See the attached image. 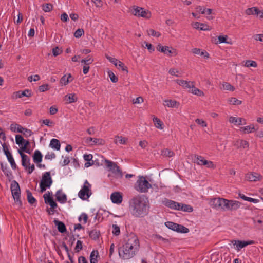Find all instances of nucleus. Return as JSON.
Listing matches in <instances>:
<instances>
[{
    "label": "nucleus",
    "instance_id": "8",
    "mask_svg": "<svg viewBox=\"0 0 263 263\" xmlns=\"http://www.w3.org/2000/svg\"><path fill=\"white\" fill-rule=\"evenodd\" d=\"M104 162L108 168V171L115 174L116 177L122 178L123 177V174L122 170L115 162L106 159L104 160Z\"/></svg>",
    "mask_w": 263,
    "mask_h": 263
},
{
    "label": "nucleus",
    "instance_id": "11",
    "mask_svg": "<svg viewBox=\"0 0 263 263\" xmlns=\"http://www.w3.org/2000/svg\"><path fill=\"white\" fill-rule=\"evenodd\" d=\"M32 96L31 91L29 89H25L24 91H17L14 92L11 95V99L16 100L23 97H30Z\"/></svg>",
    "mask_w": 263,
    "mask_h": 263
},
{
    "label": "nucleus",
    "instance_id": "33",
    "mask_svg": "<svg viewBox=\"0 0 263 263\" xmlns=\"http://www.w3.org/2000/svg\"><path fill=\"white\" fill-rule=\"evenodd\" d=\"M50 146L56 150H59L61 146L60 141L56 139H51L50 143Z\"/></svg>",
    "mask_w": 263,
    "mask_h": 263
},
{
    "label": "nucleus",
    "instance_id": "29",
    "mask_svg": "<svg viewBox=\"0 0 263 263\" xmlns=\"http://www.w3.org/2000/svg\"><path fill=\"white\" fill-rule=\"evenodd\" d=\"M100 235V232L99 230L97 229H93L89 232V236L90 238L94 240L98 239Z\"/></svg>",
    "mask_w": 263,
    "mask_h": 263
},
{
    "label": "nucleus",
    "instance_id": "9",
    "mask_svg": "<svg viewBox=\"0 0 263 263\" xmlns=\"http://www.w3.org/2000/svg\"><path fill=\"white\" fill-rule=\"evenodd\" d=\"M90 187L91 184L87 180H85L82 188L78 193L79 198L82 200L87 199L92 194Z\"/></svg>",
    "mask_w": 263,
    "mask_h": 263
},
{
    "label": "nucleus",
    "instance_id": "23",
    "mask_svg": "<svg viewBox=\"0 0 263 263\" xmlns=\"http://www.w3.org/2000/svg\"><path fill=\"white\" fill-rule=\"evenodd\" d=\"M192 52L195 55H198L203 58H208L209 57V53L205 50H201L199 48H194L192 49Z\"/></svg>",
    "mask_w": 263,
    "mask_h": 263
},
{
    "label": "nucleus",
    "instance_id": "50",
    "mask_svg": "<svg viewBox=\"0 0 263 263\" xmlns=\"http://www.w3.org/2000/svg\"><path fill=\"white\" fill-rule=\"evenodd\" d=\"M52 5L50 4H45L42 5V9L46 12H50L52 9Z\"/></svg>",
    "mask_w": 263,
    "mask_h": 263
},
{
    "label": "nucleus",
    "instance_id": "43",
    "mask_svg": "<svg viewBox=\"0 0 263 263\" xmlns=\"http://www.w3.org/2000/svg\"><path fill=\"white\" fill-rule=\"evenodd\" d=\"M108 77H109L110 81L112 83H116L118 81V77L114 74V73L111 70H108L107 71Z\"/></svg>",
    "mask_w": 263,
    "mask_h": 263
},
{
    "label": "nucleus",
    "instance_id": "57",
    "mask_svg": "<svg viewBox=\"0 0 263 263\" xmlns=\"http://www.w3.org/2000/svg\"><path fill=\"white\" fill-rule=\"evenodd\" d=\"M49 89V86L48 84H43L39 87V90L40 92H45L46 91H47Z\"/></svg>",
    "mask_w": 263,
    "mask_h": 263
},
{
    "label": "nucleus",
    "instance_id": "51",
    "mask_svg": "<svg viewBox=\"0 0 263 263\" xmlns=\"http://www.w3.org/2000/svg\"><path fill=\"white\" fill-rule=\"evenodd\" d=\"M40 122H42V123L46 125L48 127H51L54 125V123L52 121H51L49 119L42 120Z\"/></svg>",
    "mask_w": 263,
    "mask_h": 263
},
{
    "label": "nucleus",
    "instance_id": "36",
    "mask_svg": "<svg viewBox=\"0 0 263 263\" xmlns=\"http://www.w3.org/2000/svg\"><path fill=\"white\" fill-rule=\"evenodd\" d=\"M165 226L168 229L176 231L178 227V224L172 221H167L165 222Z\"/></svg>",
    "mask_w": 263,
    "mask_h": 263
},
{
    "label": "nucleus",
    "instance_id": "7",
    "mask_svg": "<svg viewBox=\"0 0 263 263\" xmlns=\"http://www.w3.org/2000/svg\"><path fill=\"white\" fill-rule=\"evenodd\" d=\"M52 182L53 180L51 177L50 172H46L43 174L40 183L41 192L43 193L45 192L47 188H49L52 184Z\"/></svg>",
    "mask_w": 263,
    "mask_h": 263
},
{
    "label": "nucleus",
    "instance_id": "13",
    "mask_svg": "<svg viewBox=\"0 0 263 263\" xmlns=\"http://www.w3.org/2000/svg\"><path fill=\"white\" fill-rule=\"evenodd\" d=\"M232 243L234 245H236L237 250L239 251L248 245L254 244L255 241L254 240L241 241L234 240L232 241Z\"/></svg>",
    "mask_w": 263,
    "mask_h": 263
},
{
    "label": "nucleus",
    "instance_id": "17",
    "mask_svg": "<svg viewBox=\"0 0 263 263\" xmlns=\"http://www.w3.org/2000/svg\"><path fill=\"white\" fill-rule=\"evenodd\" d=\"M192 27L196 29L202 31H209L211 30L210 27L206 24L201 23L198 22H194L192 24Z\"/></svg>",
    "mask_w": 263,
    "mask_h": 263
},
{
    "label": "nucleus",
    "instance_id": "24",
    "mask_svg": "<svg viewBox=\"0 0 263 263\" xmlns=\"http://www.w3.org/2000/svg\"><path fill=\"white\" fill-rule=\"evenodd\" d=\"M194 162L196 163L198 165H205L206 164L207 161L205 160L203 157L201 156H199L197 155H194Z\"/></svg>",
    "mask_w": 263,
    "mask_h": 263
},
{
    "label": "nucleus",
    "instance_id": "59",
    "mask_svg": "<svg viewBox=\"0 0 263 263\" xmlns=\"http://www.w3.org/2000/svg\"><path fill=\"white\" fill-rule=\"evenodd\" d=\"M143 45H145V48H147L149 52L152 53L155 51V48L151 44L144 42Z\"/></svg>",
    "mask_w": 263,
    "mask_h": 263
},
{
    "label": "nucleus",
    "instance_id": "21",
    "mask_svg": "<svg viewBox=\"0 0 263 263\" xmlns=\"http://www.w3.org/2000/svg\"><path fill=\"white\" fill-rule=\"evenodd\" d=\"M1 168L9 180L12 179V173L6 164L4 165L2 162H1Z\"/></svg>",
    "mask_w": 263,
    "mask_h": 263
},
{
    "label": "nucleus",
    "instance_id": "55",
    "mask_svg": "<svg viewBox=\"0 0 263 263\" xmlns=\"http://www.w3.org/2000/svg\"><path fill=\"white\" fill-rule=\"evenodd\" d=\"M169 72L171 75L175 76L176 77L181 76V72L175 68H171L169 70Z\"/></svg>",
    "mask_w": 263,
    "mask_h": 263
},
{
    "label": "nucleus",
    "instance_id": "56",
    "mask_svg": "<svg viewBox=\"0 0 263 263\" xmlns=\"http://www.w3.org/2000/svg\"><path fill=\"white\" fill-rule=\"evenodd\" d=\"M84 31L83 29H78L74 33V36L76 38L80 37L83 34Z\"/></svg>",
    "mask_w": 263,
    "mask_h": 263
},
{
    "label": "nucleus",
    "instance_id": "45",
    "mask_svg": "<svg viewBox=\"0 0 263 263\" xmlns=\"http://www.w3.org/2000/svg\"><path fill=\"white\" fill-rule=\"evenodd\" d=\"M7 158L8 161L10 163L12 168L13 170H16L17 168V165L14 161V160L13 159L12 155H10V156L7 157Z\"/></svg>",
    "mask_w": 263,
    "mask_h": 263
},
{
    "label": "nucleus",
    "instance_id": "38",
    "mask_svg": "<svg viewBox=\"0 0 263 263\" xmlns=\"http://www.w3.org/2000/svg\"><path fill=\"white\" fill-rule=\"evenodd\" d=\"M26 193L27 200L30 204H33L36 202V199L32 196L31 192L29 190H26Z\"/></svg>",
    "mask_w": 263,
    "mask_h": 263
},
{
    "label": "nucleus",
    "instance_id": "32",
    "mask_svg": "<svg viewBox=\"0 0 263 263\" xmlns=\"http://www.w3.org/2000/svg\"><path fill=\"white\" fill-rule=\"evenodd\" d=\"M256 129L253 125L240 127V130L244 134H249L255 130Z\"/></svg>",
    "mask_w": 263,
    "mask_h": 263
},
{
    "label": "nucleus",
    "instance_id": "1",
    "mask_svg": "<svg viewBox=\"0 0 263 263\" xmlns=\"http://www.w3.org/2000/svg\"><path fill=\"white\" fill-rule=\"evenodd\" d=\"M148 203L144 196L137 195L134 197L129 202V210L135 217H143L148 213Z\"/></svg>",
    "mask_w": 263,
    "mask_h": 263
},
{
    "label": "nucleus",
    "instance_id": "18",
    "mask_svg": "<svg viewBox=\"0 0 263 263\" xmlns=\"http://www.w3.org/2000/svg\"><path fill=\"white\" fill-rule=\"evenodd\" d=\"M110 199L114 203L120 204L122 201V196L119 192H114L110 195Z\"/></svg>",
    "mask_w": 263,
    "mask_h": 263
},
{
    "label": "nucleus",
    "instance_id": "6",
    "mask_svg": "<svg viewBox=\"0 0 263 263\" xmlns=\"http://www.w3.org/2000/svg\"><path fill=\"white\" fill-rule=\"evenodd\" d=\"M240 205L241 203L238 201L223 198L221 209L223 211H236Z\"/></svg>",
    "mask_w": 263,
    "mask_h": 263
},
{
    "label": "nucleus",
    "instance_id": "41",
    "mask_svg": "<svg viewBox=\"0 0 263 263\" xmlns=\"http://www.w3.org/2000/svg\"><path fill=\"white\" fill-rule=\"evenodd\" d=\"M161 155L164 156L171 157L174 155V153L168 148H165L161 151Z\"/></svg>",
    "mask_w": 263,
    "mask_h": 263
},
{
    "label": "nucleus",
    "instance_id": "44",
    "mask_svg": "<svg viewBox=\"0 0 263 263\" xmlns=\"http://www.w3.org/2000/svg\"><path fill=\"white\" fill-rule=\"evenodd\" d=\"M176 232L181 233H187L189 232V229L183 225L179 224Z\"/></svg>",
    "mask_w": 263,
    "mask_h": 263
},
{
    "label": "nucleus",
    "instance_id": "40",
    "mask_svg": "<svg viewBox=\"0 0 263 263\" xmlns=\"http://www.w3.org/2000/svg\"><path fill=\"white\" fill-rule=\"evenodd\" d=\"M191 92L193 94L197 95L198 96L200 97L204 96L203 92L198 88L195 87L194 85H193V87H192Z\"/></svg>",
    "mask_w": 263,
    "mask_h": 263
},
{
    "label": "nucleus",
    "instance_id": "54",
    "mask_svg": "<svg viewBox=\"0 0 263 263\" xmlns=\"http://www.w3.org/2000/svg\"><path fill=\"white\" fill-rule=\"evenodd\" d=\"M2 147H3V151H4L6 157L11 155V153L9 152L8 146L7 145V144L5 143H4L2 144Z\"/></svg>",
    "mask_w": 263,
    "mask_h": 263
},
{
    "label": "nucleus",
    "instance_id": "62",
    "mask_svg": "<svg viewBox=\"0 0 263 263\" xmlns=\"http://www.w3.org/2000/svg\"><path fill=\"white\" fill-rule=\"evenodd\" d=\"M253 38L257 41L263 42V34H256L253 35Z\"/></svg>",
    "mask_w": 263,
    "mask_h": 263
},
{
    "label": "nucleus",
    "instance_id": "34",
    "mask_svg": "<svg viewBox=\"0 0 263 263\" xmlns=\"http://www.w3.org/2000/svg\"><path fill=\"white\" fill-rule=\"evenodd\" d=\"M177 210H181L187 212H192L193 211V208L189 205L179 203V209Z\"/></svg>",
    "mask_w": 263,
    "mask_h": 263
},
{
    "label": "nucleus",
    "instance_id": "52",
    "mask_svg": "<svg viewBox=\"0 0 263 263\" xmlns=\"http://www.w3.org/2000/svg\"><path fill=\"white\" fill-rule=\"evenodd\" d=\"M229 102L233 105H240L242 102L235 98H231L228 100Z\"/></svg>",
    "mask_w": 263,
    "mask_h": 263
},
{
    "label": "nucleus",
    "instance_id": "5",
    "mask_svg": "<svg viewBox=\"0 0 263 263\" xmlns=\"http://www.w3.org/2000/svg\"><path fill=\"white\" fill-rule=\"evenodd\" d=\"M130 12L135 16L145 19H149L152 16L151 12L149 10L137 6H133L130 9Z\"/></svg>",
    "mask_w": 263,
    "mask_h": 263
},
{
    "label": "nucleus",
    "instance_id": "20",
    "mask_svg": "<svg viewBox=\"0 0 263 263\" xmlns=\"http://www.w3.org/2000/svg\"><path fill=\"white\" fill-rule=\"evenodd\" d=\"M233 145L236 146L237 148H239L240 147H242L243 148H248L249 146V144L248 141L242 139H238L234 141Z\"/></svg>",
    "mask_w": 263,
    "mask_h": 263
},
{
    "label": "nucleus",
    "instance_id": "2",
    "mask_svg": "<svg viewBox=\"0 0 263 263\" xmlns=\"http://www.w3.org/2000/svg\"><path fill=\"white\" fill-rule=\"evenodd\" d=\"M139 247V241L135 235H131L126 242L118 249L119 255L123 259L133 258Z\"/></svg>",
    "mask_w": 263,
    "mask_h": 263
},
{
    "label": "nucleus",
    "instance_id": "31",
    "mask_svg": "<svg viewBox=\"0 0 263 263\" xmlns=\"http://www.w3.org/2000/svg\"><path fill=\"white\" fill-rule=\"evenodd\" d=\"M179 103L175 100H165L164 101V105L168 107H178Z\"/></svg>",
    "mask_w": 263,
    "mask_h": 263
},
{
    "label": "nucleus",
    "instance_id": "22",
    "mask_svg": "<svg viewBox=\"0 0 263 263\" xmlns=\"http://www.w3.org/2000/svg\"><path fill=\"white\" fill-rule=\"evenodd\" d=\"M53 222L55 225L57 227L58 230L59 232L63 233L66 231V226L63 222L57 219H54Z\"/></svg>",
    "mask_w": 263,
    "mask_h": 263
},
{
    "label": "nucleus",
    "instance_id": "58",
    "mask_svg": "<svg viewBox=\"0 0 263 263\" xmlns=\"http://www.w3.org/2000/svg\"><path fill=\"white\" fill-rule=\"evenodd\" d=\"M83 245L82 241L81 240H78L77 242L76 246L75 247L74 250L76 252H79L80 250H82Z\"/></svg>",
    "mask_w": 263,
    "mask_h": 263
},
{
    "label": "nucleus",
    "instance_id": "39",
    "mask_svg": "<svg viewBox=\"0 0 263 263\" xmlns=\"http://www.w3.org/2000/svg\"><path fill=\"white\" fill-rule=\"evenodd\" d=\"M227 35H219L217 37L218 40V43H226L228 44H231V42L227 41Z\"/></svg>",
    "mask_w": 263,
    "mask_h": 263
},
{
    "label": "nucleus",
    "instance_id": "48",
    "mask_svg": "<svg viewBox=\"0 0 263 263\" xmlns=\"http://www.w3.org/2000/svg\"><path fill=\"white\" fill-rule=\"evenodd\" d=\"M15 141L16 143L18 145H23V144L25 141V139L21 135H17L15 136Z\"/></svg>",
    "mask_w": 263,
    "mask_h": 263
},
{
    "label": "nucleus",
    "instance_id": "37",
    "mask_svg": "<svg viewBox=\"0 0 263 263\" xmlns=\"http://www.w3.org/2000/svg\"><path fill=\"white\" fill-rule=\"evenodd\" d=\"M106 58L111 63L114 64V66H122V62L114 57L106 55Z\"/></svg>",
    "mask_w": 263,
    "mask_h": 263
},
{
    "label": "nucleus",
    "instance_id": "16",
    "mask_svg": "<svg viewBox=\"0 0 263 263\" xmlns=\"http://www.w3.org/2000/svg\"><path fill=\"white\" fill-rule=\"evenodd\" d=\"M222 199V198H215L212 199L210 201V205L213 208L221 209Z\"/></svg>",
    "mask_w": 263,
    "mask_h": 263
},
{
    "label": "nucleus",
    "instance_id": "15",
    "mask_svg": "<svg viewBox=\"0 0 263 263\" xmlns=\"http://www.w3.org/2000/svg\"><path fill=\"white\" fill-rule=\"evenodd\" d=\"M43 197L44 198L45 202L47 204H49L51 209H54L57 207V203L53 200V198L50 196L49 192H48V194H45L43 195Z\"/></svg>",
    "mask_w": 263,
    "mask_h": 263
},
{
    "label": "nucleus",
    "instance_id": "25",
    "mask_svg": "<svg viewBox=\"0 0 263 263\" xmlns=\"http://www.w3.org/2000/svg\"><path fill=\"white\" fill-rule=\"evenodd\" d=\"M71 75L70 73H69L68 76L66 74L63 76L60 79V84L62 85H67L69 82L72 81V79L71 78Z\"/></svg>",
    "mask_w": 263,
    "mask_h": 263
},
{
    "label": "nucleus",
    "instance_id": "3",
    "mask_svg": "<svg viewBox=\"0 0 263 263\" xmlns=\"http://www.w3.org/2000/svg\"><path fill=\"white\" fill-rule=\"evenodd\" d=\"M152 187L151 184L146 180L145 177L139 176L138 178L135 182L134 188L139 193H147L148 189Z\"/></svg>",
    "mask_w": 263,
    "mask_h": 263
},
{
    "label": "nucleus",
    "instance_id": "27",
    "mask_svg": "<svg viewBox=\"0 0 263 263\" xmlns=\"http://www.w3.org/2000/svg\"><path fill=\"white\" fill-rule=\"evenodd\" d=\"M65 100L68 103L76 102L78 100V97L75 93H69L65 96Z\"/></svg>",
    "mask_w": 263,
    "mask_h": 263
},
{
    "label": "nucleus",
    "instance_id": "35",
    "mask_svg": "<svg viewBox=\"0 0 263 263\" xmlns=\"http://www.w3.org/2000/svg\"><path fill=\"white\" fill-rule=\"evenodd\" d=\"M22 165L24 167L25 170L28 168V165H30V159L27 155L22 156Z\"/></svg>",
    "mask_w": 263,
    "mask_h": 263
},
{
    "label": "nucleus",
    "instance_id": "61",
    "mask_svg": "<svg viewBox=\"0 0 263 263\" xmlns=\"http://www.w3.org/2000/svg\"><path fill=\"white\" fill-rule=\"evenodd\" d=\"M82 219L83 220L84 223H87L88 220V216L86 213H83L80 216V217H79V220L81 221Z\"/></svg>",
    "mask_w": 263,
    "mask_h": 263
},
{
    "label": "nucleus",
    "instance_id": "4",
    "mask_svg": "<svg viewBox=\"0 0 263 263\" xmlns=\"http://www.w3.org/2000/svg\"><path fill=\"white\" fill-rule=\"evenodd\" d=\"M10 189L15 203L19 206H21L22 202L21 200V190L18 183L15 180L13 181L11 184Z\"/></svg>",
    "mask_w": 263,
    "mask_h": 263
},
{
    "label": "nucleus",
    "instance_id": "46",
    "mask_svg": "<svg viewBox=\"0 0 263 263\" xmlns=\"http://www.w3.org/2000/svg\"><path fill=\"white\" fill-rule=\"evenodd\" d=\"M127 139L121 136H116L115 139V142L117 143H119L121 144H123L126 143Z\"/></svg>",
    "mask_w": 263,
    "mask_h": 263
},
{
    "label": "nucleus",
    "instance_id": "64",
    "mask_svg": "<svg viewBox=\"0 0 263 263\" xmlns=\"http://www.w3.org/2000/svg\"><path fill=\"white\" fill-rule=\"evenodd\" d=\"M26 137H29L33 134V132L29 129L25 128L22 133Z\"/></svg>",
    "mask_w": 263,
    "mask_h": 263
},
{
    "label": "nucleus",
    "instance_id": "12",
    "mask_svg": "<svg viewBox=\"0 0 263 263\" xmlns=\"http://www.w3.org/2000/svg\"><path fill=\"white\" fill-rule=\"evenodd\" d=\"M246 180L249 181H257L262 179V176L256 172H250L247 173L245 176Z\"/></svg>",
    "mask_w": 263,
    "mask_h": 263
},
{
    "label": "nucleus",
    "instance_id": "53",
    "mask_svg": "<svg viewBox=\"0 0 263 263\" xmlns=\"http://www.w3.org/2000/svg\"><path fill=\"white\" fill-rule=\"evenodd\" d=\"M147 33L149 35H151L153 36L159 37L161 35V34L159 32H157L154 29H150L147 30Z\"/></svg>",
    "mask_w": 263,
    "mask_h": 263
},
{
    "label": "nucleus",
    "instance_id": "14",
    "mask_svg": "<svg viewBox=\"0 0 263 263\" xmlns=\"http://www.w3.org/2000/svg\"><path fill=\"white\" fill-rule=\"evenodd\" d=\"M162 203L165 206L168 207L170 209L177 210L179 209V203L176 201L165 198L163 200Z\"/></svg>",
    "mask_w": 263,
    "mask_h": 263
},
{
    "label": "nucleus",
    "instance_id": "47",
    "mask_svg": "<svg viewBox=\"0 0 263 263\" xmlns=\"http://www.w3.org/2000/svg\"><path fill=\"white\" fill-rule=\"evenodd\" d=\"M112 234L116 236H119L120 234V227L117 224H112Z\"/></svg>",
    "mask_w": 263,
    "mask_h": 263
},
{
    "label": "nucleus",
    "instance_id": "28",
    "mask_svg": "<svg viewBox=\"0 0 263 263\" xmlns=\"http://www.w3.org/2000/svg\"><path fill=\"white\" fill-rule=\"evenodd\" d=\"M42 157L43 156L39 150L35 151L33 156V160L35 163H39L41 162L42 160Z\"/></svg>",
    "mask_w": 263,
    "mask_h": 263
},
{
    "label": "nucleus",
    "instance_id": "49",
    "mask_svg": "<svg viewBox=\"0 0 263 263\" xmlns=\"http://www.w3.org/2000/svg\"><path fill=\"white\" fill-rule=\"evenodd\" d=\"M222 87L224 89L230 91H234L235 88L233 86H232L230 83L227 82H224L222 84Z\"/></svg>",
    "mask_w": 263,
    "mask_h": 263
},
{
    "label": "nucleus",
    "instance_id": "26",
    "mask_svg": "<svg viewBox=\"0 0 263 263\" xmlns=\"http://www.w3.org/2000/svg\"><path fill=\"white\" fill-rule=\"evenodd\" d=\"M99 257V252L97 250H93L90 253V263H97L98 258Z\"/></svg>",
    "mask_w": 263,
    "mask_h": 263
},
{
    "label": "nucleus",
    "instance_id": "60",
    "mask_svg": "<svg viewBox=\"0 0 263 263\" xmlns=\"http://www.w3.org/2000/svg\"><path fill=\"white\" fill-rule=\"evenodd\" d=\"M40 79V77L39 75L36 74V75H31L28 78V80L30 82L33 81H39Z\"/></svg>",
    "mask_w": 263,
    "mask_h": 263
},
{
    "label": "nucleus",
    "instance_id": "19",
    "mask_svg": "<svg viewBox=\"0 0 263 263\" xmlns=\"http://www.w3.org/2000/svg\"><path fill=\"white\" fill-rule=\"evenodd\" d=\"M57 200L61 203H64L67 201V196L63 193L61 190L57 191L55 194Z\"/></svg>",
    "mask_w": 263,
    "mask_h": 263
},
{
    "label": "nucleus",
    "instance_id": "10",
    "mask_svg": "<svg viewBox=\"0 0 263 263\" xmlns=\"http://www.w3.org/2000/svg\"><path fill=\"white\" fill-rule=\"evenodd\" d=\"M156 49L158 51L164 53V54L168 56L175 55L177 54L175 49L172 48H170L167 46H162L161 44L157 45Z\"/></svg>",
    "mask_w": 263,
    "mask_h": 263
},
{
    "label": "nucleus",
    "instance_id": "63",
    "mask_svg": "<svg viewBox=\"0 0 263 263\" xmlns=\"http://www.w3.org/2000/svg\"><path fill=\"white\" fill-rule=\"evenodd\" d=\"M195 122L197 124L201 125L202 127H206V123L203 120L200 119H197L195 120Z\"/></svg>",
    "mask_w": 263,
    "mask_h": 263
},
{
    "label": "nucleus",
    "instance_id": "30",
    "mask_svg": "<svg viewBox=\"0 0 263 263\" xmlns=\"http://www.w3.org/2000/svg\"><path fill=\"white\" fill-rule=\"evenodd\" d=\"M258 9L256 7H252L251 8H249L245 10L246 14L248 15H254L256 14L257 15L258 13Z\"/></svg>",
    "mask_w": 263,
    "mask_h": 263
},
{
    "label": "nucleus",
    "instance_id": "42",
    "mask_svg": "<svg viewBox=\"0 0 263 263\" xmlns=\"http://www.w3.org/2000/svg\"><path fill=\"white\" fill-rule=\"evenodd\" d=\"M153 120L155 126L157 128L161 129H162L163 128L162 122L159 119H158L157 117H154Z\"/></svg>",
    "mask_w": 263,
    "mask_h": 263
}]
</instances>
